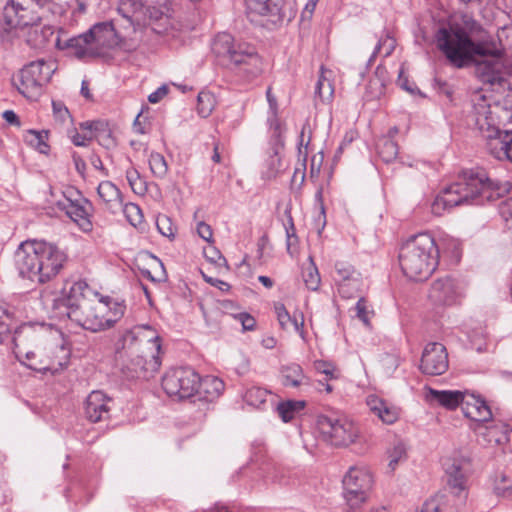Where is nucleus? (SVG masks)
<instances>
[{
    "mask_svg": "<svg viewBox=\"0 0 512 512\" xmlns=\"http://www.w3.org/2000/svg\"><path fill=\"white\" fill-rule=\"evenodd\" d=\"M14 354L20 363L39 372H58L68 364L70 352L46 337L44 327L25 323L13 335Z\"/></svg>",
    "mask_w": 512,
    "mask_h": 512,
    "instance_id": "obj_1",
    "label": "nucleus"
},
{
    "mask_svg": "<svg viewBox=\"0 0 512 512\" xmlns=\"http://www.w3.org/2000/svg\"><path fill=\"white\" fill-rule=\"evenodd\" d=\"M511 187L509 181L490 179L483 169L466 170L435 198L431 205L432 213L440 216L444 211L463 204L495 201L508 194Z\"/></svg>",
    "mask_w": 512,
    "mask_h": 512,
    "instance_id": "obj_2",
    "label": "nucleus"
},
{
    "mask_svg": "<svg viewBox=\"0 0 512 512\" xmlns=\"http://www.w3.org/2000/svg\"><path fill=\"white\" fill-rule=\"evenodd\" d=\"M67 259L56 245L45 241L21 243L15 253L19 274L33 282L45 283L55 277Z\"/></svg>",
    "mask_w": 512,
    "mask_h": 512,
    "instance_id": "obj_3",
    "label": "nucleus"
},
{
    "mask_svg": "<svg viewBox=\"0 0 512 512\" xmlns=\"http://www.w3.org/2000/svg\"><path fill=\"white\" fill-rule=\"evenodd\" d=\"M398 258L401 270L407 278L423 281L435 271L439 250L430 234L420 233L401 246Z\"/></svg>",
    "mask_w": 512,
    "mask_h": 512,
    "instance_id": "obj_4",
    "label": "nucleus"
},
{
    "mask_svg": "<svg viewBox=\"0 0 512 512\" xmlns=\"http://www.w3.org/2000/svg\"><path fill=\"white\" fill-rule=\"evenodd\" d=\"M435 39L436 46L447 63L456 69L470 67L478 56H487L484 40L474 41L466 30L458 25L440 28Z\"/></svg>",
    "mask_w": 512,
    "mask_h": 512,
    "instance_id": "obj_5",
    "label": "nucleus"
},
{
    "mask_svg": "<svg viewBox=\"0 0 512 512\" xmlns=\"http://www.w3.org/2000/svg\"><path fill=\"white\" fill-rule=\"evenodd\" d=\"M59 0H8L3 9L5 23L11 28L37 27L44 19L62 12Z\"/></svg>",
    "mask_w": 512,
    "mask_h": 512,
    "instance_id": "obj_6",
    "label": "nucleus"
},
{
    "mask_svg": "<svg viewBox=\"0 0 512 512\" xmlns=\"http://www.w3.org/2000/svg\"><path fill=\"white\" fill-rule=\"evenodd\" d=\"M83 304L81 310L66 312V315L71 321L91 332L111 328L122 318L125 311V306L121 303L98 298Z\"/></svg>",
    "mask_w": 512,
    "mask_h": 512,
    "instance_id": "obj_7",
    "label": "nucleus"
},
{
    "mask_svg": "<svg viewBox=\"0 0 512 512\" xmlns=\"http://www.w3.org/2000/svg\"><path fill=\"white\" fill-rule=\"evenodd\" d=\"M262 59L256 49L247 43H230L226 38V72L240 74L245 80H251L262 72Z\"/></svg>",
    "mask_w": 512,
    "mask_h": 512,
    "instance_id": "obj_8",
    "label": "nucleus"
},
{
    "mask_svg": "<svg viewBox=\"0 0 512 512\" xmlns=\"http://www.w3.org/2000/svg\"><path fill=\"white\" fill-rule=\"evenodd\" d=\"M55 70L53 62L33 61L13 76L12 82L23 96L34 99L41 94L42 87L50 81Z\"/></svg>",
    "mask_w": 512,
    "mask_h": 512,
    "instance_id": "obj_9",
    "label": "nucleus"
},
{
    "mask_svg": "<svg viewBox=\"0 0 512 512\" xmlns=\"http://www.w3.org/2000/svg\"><path fill=\"white\" fill-rule=\"evenodd\" d=\"M124 346H138L140 357L151 370H156L159 365V353L161 350L160 336L149 325H137L123 336Z\"/></svg>",
    "mask_w": 512,
    "mask_h": 512,
    "instance_id": "obj_10",
    "label": "nucleus"
},
{
    "mask_svg": "<svg viewBox=\"0 0 512 512\" xmlns=\"http://www.w3.org/2000/svg\"><path fill=\"white\" fill-rule=\"evenodd\" d=\"M317 428L323 440L336 447H347L359 437L358 426L345 416L321 415Z\"/></svg>",
    "mask_w": 512,
    "mask_h": 512,
    "instance_id": "obj_11",
    "label": "nucleus"
},
{
    "mask_svg": "<svg viewBox=\"0 0 512 512\" xmlns=\"http://www.w3.org/2000/svg\"><path fill=\"white\" fill-rule=\"evenodd\" d=\"M199 375L191 368L180 367L168 371L162 379V387L170 397L186 399L195 396Z\"/></svg>",
    "mask_w": 512,
    "mask_h": 512,
    "instance_id": "obj_12",
    "label": "nucleus"
},
{
    "mask_svg": "<svg viewBox=\"0 0 512 512\" xmlns=\"http://www.w3.org/2000/svg\"><path fill=\"white\" fill-rule=\"evenodd\" d=\"M342 482L347 504L354 509L366 500L373 478L365 467L355 466L348 470Z\"/></svg>",
    "mask_w": 512,
    "mask_h": 512,
    "instance_id": "obj_13",
    "label": "nucleus"
},
{
    "mask_svg": "<svg viewBox=\"0 0 512 512\" xmlns=\"http://www.w3.org/2000/svg\"><path fill=\"white\" fill-rule=\"evenodd\" d=\"M245 12L253 20L256 16L266 17L269 22L278 26L290 22L294 17L292 11L287 10L285 0H243Z\"/></svg>",
    "mask_w": 512,
    "mask_h": 512,
    "instance_id": "obj_14",
    "label": "nucleus"
},
{
    "mask_svg": "<svg viewBox=\"0 0 512 512\" xmlns=\"http://www.w3.org/2000/svg\"><path fill=\"white\" fill-rule=\"evenodd\" d=\"M470 124L473 125L486 139V149L493 139L502 136L501 131L496 122V117L491 110V106L484 96H479L473 103V110L469 116Z\"/></svg>",
    "mask_w": 512,
    "mask_h": 512,
    "instance_id": "obj_15",
    "label": "nucleus"
},
{
    "mask_svg": "<svg viewBox=\"0 0 512 512\" xmlns=\"http://www.w3.org/2000/svg\"><path fill=\"white\" fill-rule=\"evenodd\" d=\"M443 466L448 476V485L457 490L460 496L466 490V479L471 471V459L468 454L455 452L444 460Z\"/></svg>",
    "mask_w": 512,
    "mask_h": 512,
    "instance_id": "obj_16",
    "label": "nucleus"
},
{
    "mask_svg": "<svg viewBox=\"0 0 512 512\" xmlns=\"http://www.w3.org/2000/svg\"><path fill=\"white\" fill-rule=\"evenodd\" d=\"M334 281L340 296L346 299L355 297L362 286L361 273L345 261L335 263Z\"/></svg>",
    "mask_w": 512,
    "mask_h": 512,
    "instance_id": "obj_17",
    "label": "nucleus"
},
{
    "mask_svg": "<svg viewBox=\"0 0 512 512\" xmlns=\"http://www.w3.org/2000/svg\"><path fill=\"white\" fill-rule=\"evenodd\" d=\"M449 367L446 347L437 342L429 343L423 350L420 370L431 376L444 374Z\"/></svg>",
    "mask_w": 512,
    "mask_h": 512,
    "instance_id": "obj_18",
    "label": "nucleus"
},
{
    "mask_svg": "<svg viewBox=\"0 0 512 512\" xmlns=\"http://www.w3.org/2000/svg\"><path fill=\"white\" fill-rule=\"evenodd\" d=\"M475 73L483 83L500 84L503 80V56H478L473 63Z\"/></svg>",
    "mask_w": 512,
    "mask_h": 512,
    "instance_id": "obj_19",
    "label": "nucleus"
},
{
    "mask_svg": "<svg viewBox=\"0 0 512 512\" xmlns=\"http://www.w3.org/2000/svg\"><path fill=\"white\" fill-rule=\"evenodd\" d=\"M460 296L459 285L455 279L445 276L435 280L429 290V300L438 306L455 304Z\"/></svg>",
    "mask_w": 512,
    "mask_h": 512,
    "instance_id": "obj_20",
    "label": "nucleus"
},
{
    "mask_svg": "<svg viewBox=\"0 0 512 512\" xmlns=\"http://www.w3.org/2000/svg\"><path fill=\"white\" fill-rule=\"evenodd\" d=\"M58 207L65 211L66 215L74 221L84 232L92 230V222L90 221V204L86 199L71 200L65 198L58 202Z\"/></svg>",
    "mask_w": 512,
    "mask_h": 512,
    "instance_id": "obj_21",
    "label": "nucleus"
},
{
    "mask_svg": "<svg viewBox=\"0 0 512 512\" xmlns=\"http://www.w3.org/2000/svg\"><path fill=\"white\" fill-rule=\"evenodd\" d=\"M98 294L89 288L86 282L76 281L70 284L69 288L64 289V305L66 312L81 310L83 303H91L97 299Z\"/></svg>",
    "mask_w": 512,
    "mask_h": 512,
    "instance_id": "obj_22",
    "label": "nucleus"
},
{
    "mask_svg": "<svg viewBox=\"0 0 512 512\" xmlns=\"http://www.w3.org/2000/svg\"><path fill=\"white\" fill-rule=\"evenodd\" d=\"M55 46L60 50H67L77 58L95 56L88 31L71 38L59 33L55 39Z\"/></svg>",
    "mask_w": 512,
    "mask_h": 512,
    "instance_id": "obj_23",
    "label": "nucleus"
},
{
    "mask_svg": "<svg viewBox=\"0 0 512 512\" xmlns=\"http://www.w3.org/2000/svg\"><path fill=\"white\" fill-rule=\"evenodd\" d=\"M91 45L94 55H99L104 49L112 48L117 44V35L111 23H98L89 29Z\"/></svg>",
    "mask_w": 512,
    "mask_h": 512,
    "instance_id": "obj_24",
    "label": "nucleus"
},
{
    "mask_svg": "<svg viewBox=\"0 0 512 512\" xmlns=\"http://www.w3.org/2000/svg\"><path fill=\"white\" fill-rule=\"evenodd\" d=\"M111 399L102 391H92L85 402V414L91 422H99L108 417Z\"/></svg>",
    "mask_w": 512,
    "mask_h": 512,
    "instance_id": "obj_25",
    "label": "nucleus"
},
{
    "mask_svg": "<svg viewBox=\"0 0 512 512\" xmlns=\"http://www.w3.org/2000/svg\"><path fill=\"white\" fill-rule=\"evenodd\" d=\"M462 411L465 417L476 422H488L492 419V412L485 400L474 394H466Z\"/></svg>",
    "mask_w": 512,
    "mask_h": 512,
    "instance_id": "obj_26",
    "label": "nucleus"
},
{
    "mask_svg": "<svg viewBox=\"0 0 512 512\" xmlns=\"http://www.w3.org/2000/svg\"><path fill=\"white\" fill-rule=\"evenodd\" d=\"M426 400L430 403H437L446 409L453 410L459 405H463L465 393L455 390H436L433 388H426Z\"/></svg>",
    "mask_w": 512,
    "mask_h": 512,
    "instance_id": "obj_27",
    "label": "nucleus"
},
{
    "mask_svg": "<svg viewBox=\"0 0 512 512\" xmlns=\"http://www.w3.org/2000/svg\"><path fill=\"white\" fill-rule=\"evenodd\" d=\"M487 56H505L507 50H512V24L498 30L497 40H484Z\"/></svg>",
    "mask_w": 512,
    "mask_h": 512,
    "instance_id": "obj_28",
    "label": "nucleus"
},
{
    "mask_svg": "<svg viewBox=\"0 0 512 512\" xmlns=\"http://www.w3.org/2000/svg\"><path fill=\"white\" fill-rule=\"evenodd\" d=\"M223 389L224 383L221 379L207 376L202 380L199 378L198 391H196L195 396L199 400L212 402L221 396Z\"/></svg>",
    "mask_w": 512,
    "mask_h": 512,
    "instance_id": "obj_29",
    "label": "nucleus"
},
{
    "mask_svg": "<svg viewBox=\"0 0 512 512\" xmlns=\"http://www.w3.org/2000/svg\"><path fill=\"white\" fill-rule=\"evenodd\" d=\"M488 152L498 160L512 162V132L505 130L502 136L493 139L488 146Z\"/></svg>",
    "mask_w": 512,
    "mask_h": 512,
    "instance_id": "obj_30",
    "label": "nucleus"
},
{
    "mask_svg": "<svg viewBox=\"0 0 512 512\" xmlns=\"http://www.w3.org/2000/svg\"><path fill=\"white\" fill-rule=\"evenodd\" d=\"M367 405L386 424H392L398 419L397 409L376 396H369Z\"/></svg>",
    "mask_w": 512,
    "mask_h": 512,
    "instance_id": "obj_31",
    "label": "nucleus"
},
{
    "mask_svg": "<svg viewBox=\"0 0 512 512\" xmlns=\"http://www.w3.org/2000/svg\"><path fill=\"white\" fill-rule=\"evenodd\" d=\"M100 199L106 207L115 212L122 207V197L119 189L110 181H103L97 188Z\"/></svg>",
    "mask_w": 512,
    "mask_h": 512,
    "instance_id": "obj_32",
    "label": "nucleus"
},
{
    "mask_svg": "<svg viewBox=\"0 0 512 512\" xmlns=\"http://www.w3.org/2000/svg\"><path fill=\"white\" fill-rule=\"evenodd\" d=\"M275 312L277 314V319L279 321L280 326L288 331L299 332L301 335L303 334V315L300 314V319L294 314L291 316L286 310L285 306L281 303L275 304Z\"/></svg>",
    "mask_w": 512,
    "mask_h": 512,
    "instance_id": "obj_33",
    "label": "nucleus"
},
{
    "mask_svg": "<svg viewBox=\"0 0 512 512\" xmlns=\"http://www.w3.org/2000/svg\"><path fill=\"white\" fill-rule=\"evenodd\" d=\"M333 72L329 69H325L323 66L320 70V75L316 83L315 95L326 103L331 101L334 94V86L332 84Z\"/></svg>",
    "mask_w": 512,
    "mask_h": 512,
    "instance_id": "obj_34",
    "label": "nucleus"
},
{
    "mask_svg": "<svg viewBox=\"0 0 512 512\" xmlns=\"http://www.w3.org/2000/svg\"><path fill=\"white\" fill-rule=\"evenodd\" d=\"M377 153L385 163L393 162L399 153L398 144L390 138H381L377 143Z\"/></svg>",
    "mask_w": 512,
    "mask_h": 512,
    "instance_id": "obj_35",
    "label": "nucleus"
},
{
    "mask_svg": "<svg viewBox=\"0 0 512 512\" xmlns=\"http://www.w3.org/2000/svg\"><path fill=\"white\" fill-rule=\"evenodd\" d=\"M270 392L259 386L248 388L243 396L244 401L254 408L262 409Z\"/></svg>",
    "mask_w": 512,
    "mask_h": 512,
    "instance_id": "obj_36",
    "label": "nucleus"
},
{
    "mask_svg": "<svg viewBox=\"0 0 512 512\" xmlns=\"http://www.w3.org/2000/svg\"><path fill=\"white\" fill-rule=\"evenodd\" d=\"M226 314L241 324L242 331H252L255 329L256 320L254 317L247 312H235L232 302L226 301Z\"/></svg>",
    "mask_w": 512,
    "mask_h": 512,
    "instance_id": "obj_37",
    "label": "nucleus"
},
{
    "mask_svg": "<svg viewBox=\"0 0 512 512\" xmlns=\"http://www.w3.org/2000/svg\"><path fill=\"white\" fill-rule=\"evenodd\" d=\"M302 276L308 289L312 291L318 290L321 278L312 257H309V263L303 268Z\"/></svg>",
    "mask_w": 512,
    "mask_h": 512,
    "instance_id": "obj_38",
    "label": "nucleus"
},
{
    "mask_svg": "<svg viewBox=\"0 0 512 512\" xmlns=\"http://www.w3.org/2000/svg\"><path fill=\"white\" fill-rule=\"evenodd\" d=\"M304 406V401L289 400L279 403L277 405V412L284 422H289L295 417L296 413L300 412L304 408Z\"/></svg>",
    "mask_w": 512,
    "mask_h": 512,
    "instance_id": "obj_39",
    "label": "nucleus"
},
{
    "mask_svg": "<svg viewBox=\"0 0 512 512\" xmlns=\"http://www.w3.org/2000/svg\"><path fill=\"white\" fill-rule=\"evenodd\" d=\"M283 385L297 387L301 384L304 375L300 365L291 364L282 368Z\"/></svg>",
    "mask_w": 512,
    "mask_h": 512,
    "instance_id": "obj_40",
    "label": "nucleus"
},
{
    "mask_svg": "<svg viewBox=\"0 0 512 512\" xmlns=\"http://www.w3.org/2000/svg\"><path fill=\"white\" fill-rule=\"evenodd\" d=\"M149 166L152 174L160 179H163L168 172V164L164 156L158 152H152L149 155Z\"/></svg>",
    "mask_w": 512,
    "mask_h": 512,
    "instance_id": "obj_41",
    "label": "nucleus"
},
{
    "mask_svg": "<svg viewBox=\"0 0 512 512\" xmlns=\"http://www.w3.org/2000/svg\"><path fill=\"white\" fill-rule=\"evenodd\" d=\"M48 133L46 131L30 130L25 136L26 142L41 153H47L49 146L46 142Z\"/></svg>",
    "mask_w": 512,
    "mask_h": 512,
    "instance_id": "obj_42",
    "label": "nucleus"
},
{
    "mask_svg": "<svg viewBox=\"0 0 512 512\" xmlns=\"http://www.w3.org/2000/svg\"><path fill=\"white\" fill-rule=\"evenodd\" d=\"M215 97L210 92H200L198 94V113L201 117H208L215 107Z\"/></svg>",
    "mask_w": 512,
    "mask_h": 512,
    "instance_id": "obj_43",
    "label": "nucleus"
},
{
    "mask_svg": "<svg viewBox=\"0 0 512 512\" xmlns=\"http://www.w3.org/2000/svg\"><path fill=\"white\" fill-rule=\"evenodd\" d=\"M140 8V4H138L134 0H122L118 12L122 15L124 19H126L130 24H134L139 21L137 17V9Z\"/></svg>",
    "mask_w": 512,
    "mask_h": 512,
    "instance_id": "obj_44",
    "label": "nucleus"
},
{
    "mask_svg": "<svg viewBox=\"0 0 512 512\" xmlns=\"http://www.w3.org/2000/svg\"><path fill=\"white\" fill-rule=\"evenodd\" d=\"M14 312L10 311L6 304H0V343H3L10 332L11 321Z\"/></svg>",
    "mask_w": 512,
    "mask_h": 512,
    "instance_id": "obj_45",
    "label": "nucleus"
},
{
    "mask_svg": "<svg viewBox=\"0 0 512 512\" xmlns=\"http://www.w3.org/2000/svg\"><path fill=\"white\" fill-rule=\"evenodd\" d=\"M446 506V496L444 494L437 493L423 503L420 512H441Z\"/></svg>",
    "mask_w": 512,
    "mask_h": 512,
    "instance_id": "obj_46",
    "label": "nucleus"
},
{
    "mask_svg": "<svg viewBox=\"0 0 512 512\" xmlns=\"http://www.w3.org/2000/svg\"><path fill=\"white\" fill-rule=\"evenodd\" d=\"M385 91L384 78L371 77L367 86L365 97L367 100L380 98Z\"/></svg>",
    "mask_w": 512,
    "mask_h": 512,
    "instance_id": "obj_47",
    "label": "nucleus"
},
{
    "mask_svg": "<svg viewBox=\"0 0 512 512\" xmlns=\"http://www.w3.org/2000/svg\"><path fill=\"white\" fill-rule=\"evenodd\" d=\"M150 18L153 20L152 30L157 33L164 32L170 25L169 17L163 12H159L155 8L149 10Z\"/></svg>",
    "mask_w": 512,
    "mask_h": 512,
    "instance_id": "obj_48",
    "label": "nucleus"
},
{
    "mask_svg": "<svg viewBox=\"0 0 512 512\" xmlns=\"http://www.w3.org/2000/svg\"><path fill=\"white\" fill-rule=\"evenodd\" d=\"M265 166L266 170L263 171L264 177L267 179L276 177L281 166V158L277 150H274L273 153L268 157L265 162Z\"/></svg>",
    "mask_w": 512,
    "mask_h": 512,
    "instance_id": "obj_49",
    "label": "nucleus"
},
{
    "mask_svg": "<svg viewBox=\"0 0 512 512\" xmlns=\"http://www.w3.org/2000/svg\"><path fill=\"white\" fill-rule=\"evenodd\" d=\"M394 48L395 40L392 37L386 35L385 38H381L378 41L373 54L369 59V63L372 62L376 55L379 53H383L385 57L389 56L393 52Z\"/></svg>",
    "mask_w": 512,
    "mask_h": 512,
    "instance_id": "obj_50",
    "label": "nucleus"
},
{
    "mask_svg": "<svg viewBox=\"0 0 512 512\" xmlns=\"http://www.w3.org/2000/svg\"><path fill=\"white\" fill-rule=\"evenodd\" d=\"M123 211L134 227H138L143 222V214L140 207L134 203H128L124 206Z\"/></svg>",
    "mask_w": 512,
    "mask_h": 512,
    "instance_id": "obj_51",
    "label": "nucleus"
},
{
    "mask_svg": "<svg viewBox=\"0 0 512 512\" xmlns=\"http://www.w3.org/2000/svg\"><path fill=\"white\" fill-rule=\"evenodd\" d=\"M494 491L498 496L511 497L512 496V479L505 475H501L495 480Z\"/></svg>",
    "mask_w": 512,
    "mask_h": 512,
    "instance_id": "obj_52",
    "label": "nucleus"
},
{
    "mask_svg": "<svg viewBox=\"0 0 512 512\" xmlns=\"http://www.w3.org/2000/svg\"><path fill=\"white\" fill-rule=\"evenodd\" d=\"M156 226L163 236L168 238H173L175 236L176 228L173 226L171 219L166 215H159L157 217Z\"/></svg>",
    "mask_w": 512,
    "mask_h": 512,
    "instance_id": "obj_53",
    "label": "nucleus"
},
{
    "mask_svg": "<svg viewBox=\"0 0 512 512\" xmlns=\"http://www.w3.org/2000/svg\"><path fill=\"white\" fill-rule=\"evenodd\" d=\"M356 316L366 326H370V315H373V311L368 309L367 300L364 297L359 298L355 306Z\"/></svg>",
    "mask_w": 512,
    "mask_h": 512,
    "instance_id": "obj_54",
    "label": "nucleus"
},
{
    "mask_svg": "<svg viewBox=\"0 0 512 512\" xmlns=\"http://www.w3.org/2000/svg\"><path fill=\"white\" fill-rule=\"evenodd\" d=\"M499 213L505 222V227L512 232V198H507L500 203Z\"/></svg>",
    "mask_w": 512,
    "mask_h": 512,
    "instance_id": "obj_55",
    "label": "nucleus"
},
{
    "mask_svg": "<svg viewBox=\"0 0 512 512\" xmlns=\"http://www.w3.org/2000/svg\"><path fill=\"white\" fill-rule=\"evenodd\" d=\"M126 178L129 185L131 186L132 190L135 193L142 194L145 192L146 189L144 186V182L140 178L138 171H136L135 169L128 170L126 172Z\"/></svg>",
    "mask_w": 512,
    "mask_h": 512,
    "instance_id": "obj_56",
    "label": "nucleus"
},
{
    "mask_svg": "<svg viewBox=\"0 0 512 512\" xmlns=\"http://www.w3.org/2000/svg\"><path fill=\"white\" fill-rule=\"evenodd\" d=\"M406 455L405 447L402 443L396 444L393 449L390 451L389 455V467L394 470L398 464V462L403 459Z\"/></svg>",
    "mask_w": 512,
    "mask_h": 512,
    "instance_id": "obj_57",
    "label": "nucleus"
},
{
    "mask_svg": "<svg viewBox=\"0 0 512 512\" xmlns=\"http://www.w3.org/2000/svg\"><path fill=\"white\" fill-rule=\"evenodd\" d=\"M314 369L322 374H325L326 376H329L330 378H334V371L335 367L333 364L323 361V360H317L313 364Z\"/></svg>",
    "mask_w": 512,
    "mask_h": 512,
    "instance_id": "obj_58",
    "label": "nucleus"
},
{
    "mask_svg": "<svg viewBox=\"0 0 512 512\" xmlns=\"http://www.w3.org/2000/svg\"><path fill=\"white\" fill-rule=\"evenodd\" d=\"M52 108L54 116L57 120L64 122L69 117V111L60 101H53Z\"/></svg>",
    "mask_w": 512,
    "mask_h": 512,
    "instance_id": "obj_59",
    "label": "nucleus"
},
{
    "mask_svg": "<svg viewBox=\"0 0 512 512\" xmlns=\"http://www.w3.org/2000/svg\"><path fill=\"white\" fill-rule=\"evenodd\" d=\"M71 141L76 146H87L88 143L93 138L92 135H88L86 133L80 134L78 131H73L70 135Z\"/></svg>",
    "mask_w": 512,
    "mask_h": 512,
    "instance_id": "obj_60",
    "label": "nucleus"
},
{
    "mask_svg": "<svg viewBox=\"0 0 512 512\" xmlns=\"http://www.w3.org/2000/svg\"><path fill=\"white\" fill-rule=\"evenodd\" d=\"M203 253L206 259L211 263H216L221 259V253L210 243L203 248Z\"/></svg>",
    "mask_w": 512,
    "mask_h": 512,
    "instance_id": "obj_61",
    "label": "nucleus"
},
{
    "mask_svg": "<svg viewBox=\"0 0 512 512\" xmlns=\"http://www.w3.org/2000/svg\"><path fill=\"white\" fill-rule=\"evenodd\" d=\"M400 364V359L395 355H387L383 359V366L388 374L395 371Z\"/></svg>",
    "mask_w": 512,
    "mask_h": 512,
    "instance_id": "obj_62",
    "label": "nucleus"
},
{
    "mask_svg": "<svg viewBox=\"0 0 512 512\" xmlns=\"http://www.w3.org/2000/svg\"><path fill=\"white\" fill-rule=\"evenodd\" d=\"M235 371L239 375L245 374L249 370V360L243 356L239 355L234 359Z\"/></svg>",
    "mask_w": 512,
    "mask_h": 512,
    "instance_id": "obj_63",
    "label": "nucleus"
},
{
    "mask_svg": "<svg viewBox=\"0 0 512 512\" xmlns=\"http://www.w3.org/2000/svg\"><path fill=\"white\" fill-rule=\"evenodd\" d=\"M167 94L168 87L166 85H162L148 96V101L152 104H156L160 102Z\"/></svg>",
    "mask_w": 512,
    "mask_h": 512,
    "instance_id": "obj_64",
    "label": "nucleus"
}]
</instances>
